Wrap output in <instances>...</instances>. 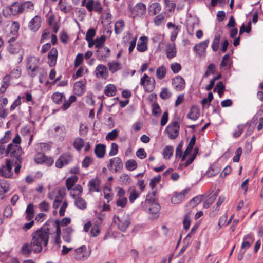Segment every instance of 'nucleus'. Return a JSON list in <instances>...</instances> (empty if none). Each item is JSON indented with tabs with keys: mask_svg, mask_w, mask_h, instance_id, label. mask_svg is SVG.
Returning a JSON list of instances; mask_svg holds the SVG:
<instances>
[{
	"mask_svg": "<svg viewBox=\"0 0 263 263\" xmlns=\"http://www.w3.org/2000/svg\"><path fill=\"white\" fill-rule=\"evenodd\" d=\"M50 220H48L43 227L33 232L31 234V239L30 243H24L21 250L23 254L29 255L32 252L41 253L43 248L46 247L48 244L49 238L52 241V236H54V230L49 227Z\"/></svg>",
	"mask_w": 263,
	"mask_h": 263,
	"instance_id": "1",
	"label": "nucleus"
},
{
	"mask_svg": "<svg viewBox=\"0 0 263 263\" xmlns=\"http://www.w3.org/2000/svg\"><path fill=\"white\" fill-rule=\"evenodd\" d=\"M49 220H50V222H49V227L50 226V224H52L56 229L55 231H54L55 233L54 236H52V241H53V244L60 246L61 243L60 239L61 234L60 227L66 226L69 224L71 221L70 218L69 217H65L61 220H59L58 219L55 220L51 219Z\"/></svg>",
	"mask_w": 263,
	"mask_h": 263,
	"instance_id": "2",
	"label": "nucleus"
},
{
	"mask_svg": "<svg viewBox=\"0 0 263 263\" xmlns=\"http://www.w3.org/2000/svg\"><path fill=\"white\" fill-rule=\"evenodd\" d=\"M6 156H9L11 158L15 159L16 163H21L22 158L21 155L23 150L20 145L9 143L7 145Z\"/></svg>",
	"mask_w": 263,
	"mask_h": 263,
	"instance_id": "3",
	"label": "nucleus"
},
{
	"mask_svg": "<svg viewBox=\"0 0 263 263\" xmlns=\"http://www.w3.org/2000/svg\"><path fill=\"white\" fill-rule=\"evenodd\" d=\"M117 217L118 219L117 225L119 230L125 232L129 227L131 223V217L128 214L124 213L122 215L114 216V219Z\"/></svg>",
	"mask_w": 263,
	"mask_h": 263,
	"instance_id": "4",
	"label": "nucleus"
},
{
	"mask_svg": "<svg viewBox=\"0 0 263 263\" xmlns=\"http://www.w3.org/2000/svg\"><path fill=\"white\" fill-rule=\"evenodd\" d=\"M13 164L14 162L11 159H7L5 164L0 168V176L6 178L12 177L13 174L12 170Z\"/></svg>",
	"mask_w": 263,
	"mask_h": 263,
	"instance_id": "5",
	"label": "nucleus"
},
{
	"mask_svg": "<svg viewBox=\"0 0 263 263\" xmlns=\"http://www.w3.org/2000/svg\"><path fill=\"white\" fill-rule=\"evenodd\" d=\"M146 5L142 3H139L130 9L132 16L133 18H143L146 13Z\"/></svg>",
	"mask_w": 263,
	"mask_h": 263,
	"instance_id": "6",
	"label": "nucleus"
},
{
	"mask_svg": "<svg viewBox=\"0 0 263 263\" xmlns=\"http://www.w3.org/2000/svg\"><path fill=\"white\" fill-rule=\"evenodd\" d=\"M90 255V251L87 249L85 245H82L74 250V257L77 260H85Z\"/></svg>",
	"mask_w": 263,
	"mask_h": 263,
	"instance_id": "7",
	"label": "nucleus"
},
{
	"mask_svg": "<svg viewBox=\"0 0 263 263\" xmlns=\"http://www.w3.org/2000/svg\"><path fill=\"white\" fill-rule=\"evenodd\" d=\"M140 84L144 87L146 91L152 92L155 88V80L154 78L149 77L144 74L141 78Z\"/></svg>",
	"mask_w": 263,
	"mask_h": 263,
	"instance_id": "8",
	"label": "nucleus"
},
{
	"mask_svg": "<svg viewBox=\"0 0 263 263\" xmlns=\"http://www.w3.org/2000/svg\"><path fill=\"white\" fill-rule=\"evenodd\" d=\"M39 60L34 57H31L28 59L27 68L28 74L31 77L36 76V71L38 69Z\"/></svg>",
	"mask_w": 263,
	"mask_h": 263,
	"instance_id": "9",
	"label": "nucleus"
},
{
	"mask_svg": "<svg viewBox=\"0 0 263 263\" xmlns=\"http://www.w3.org/2000/svg\"><path fill=\"white\" fill-rule=\"evenodd\" d=\"M180 126L177 121H173L166 127L165 130L171 139H174L179 135Z\"/></svg>",
	"mask_w": 263,
	"mask_h": 263,
	"instance_id": "10",
	"label": "nucleus"
},
{
	"mask_svg": "<svg viewBox=\"0 0 263 263\" xmlns=\"http://www.w3.org/2000/svg\"><path fill=\"white\" fill-rule=\"evenodd\" d=\"M48 145L45 143H41L37 144L36 146L35 149L37 152V154L34 157V161L37 164H42L45 161L46 156L45 154L41 152L40 151H43V149H45Z\"/></svg>",
	"mask_w": 263,
	"mask_h": 263,
	"instance_id": "11",
	"label": "nucleus"
},
{
	"mask_svg": "<svg viewBox=\"0 0 263 263\" xmlns=\"http://www.w3.org/2000/svg\"><path fill=\"white\" fill-rule=\"evenodd\" d=\"M114 167L115 172H120L122 171L123 164L122 160L119 157H114L109 160L107 167L109 170H112Z\"/></svg>",
	"mask_w": 263,
	"mask_h": 263,
	"instance_id": "12",
	"label": "nucleus"
},
{
	"mask_svg": "<svg viewBox=\"0 0 263 263\" xmlns=\"http://www.w3.org/2000/svg\"><path fill=\"white\" fill-rule=\"evenodd\" d=\"M172 85L176 91H181L185 87V82L181 76L177 75L172 79Z\"/></svg>",
	"mask_w": 263,
	"mask_h": 263,
	"instance_id": "13",
	"label": "nucleus"
},
{
	"mask_svg": "<svg viewBox=\"0 0 263 263\" xmlns=\"http://www.w3.org/2000/svg\"><path fill=\"white\" fill-rule=\"evenodd\" d=\"M72 160V157L70 154L65 153L60 156L55 162V166L61 168L64 165L68 164Z\"/></svg>",
	"mask_w": 263,
	"mask_h": 263,
	"instance_id": "14",
	"label": "nucleus"
},
{
	"mask_svg": "<svg viewBox=\"0 0 263 263\" xmlns=\"http://www.w3.org/2000/svg\"><path fill=\"white\" fill-rule=\"evenodd\" d=\"M189 190V189H185L180 193H174V195L171 198V202L173 204H179L181 203L184 199L185 196L187 194Z\"/></svg>",
	"mask_w": 263,
	"mask_h": 263,
	"instance_id": "15",
	"label": "nucleus"
},
{
	"mask_svg": "<svg viewBox=\"0 0 263 263\" xmlns=\"http://www.w3.org/2000/svg\"><path fill=\"white\" fill-rule=\"evenodd\" d=\"M209 42L210 40L207 39L203 42L197 44L193 47V50L196 51L197 54L201 57L205 52Z\"/></svg>",
	"mask_w": 263,
	"mask_h": 263,
	"instance_id": "16",
	"label": "nucleus"
},
{
	"mask_svg": "<svg viewBox=\"0 0 263 263\" xmlns=\"http://www.w3.org/2000/svg\"><path fill=\"white\" fill-rule=\"evenodd\" d=\"M95 74L98 78L106 79L108 76L107 68L103 64H99L96 68Z\"/></svg>",
	"mask_w": 263,
	"mask_h": 263,
	"instance_id": "17",
	"label": "nucleus"
},
{
	"mask_svg": "<svg viewBox=\"0 0 263 263\" xmlns=\"http://www.w3.org/2000/svg\"><path fill=\"white\" fill-rule=\"evenodd\" d=\"M41 17L39 15H36L29 22L28 24L29 28L33 31H36L41 27Z\"/></svg>",
	"mask_w": 263,
	"mask_h": 263,
	"instance_id": "18",
	"label": "nucleus"
},
{
	"mask_svg": "<svg viewBox=\"0 0 263 263\" xmlns=\"http://www.w3.org/2000/svg\"><path fill=\"white\" fill-rule=\"evenodd\" d=\"M58 57V50L55 48H52L48 54V64L50 67L54 66Z\"/></svg>",
	"mask_w": 263,
	"mask_h": 263,
	"instance_id": "19",
	"label": "nucleus"
},
{
	"mask_svg": "<svg viewBox=\"0 0 263 263\" xmlns=\"http://www.w3.org/2000/svg\"><path fill=\"white\" fill-rule=\"evenodd\" d=\"M85 84L82 81L76 82L73 86V91L75 95L81 96L85 92Z\"/></svg>",
	"mask_w": 263,
	"mask_h": 263,
	"instance_id": "20",
	"label": "nucleus"
},
{
	"mask_svg": "<svg viewBox=\"0 0 263 263\" xmlns=\"http://www.w3.org/2000/svg\"><path fill=\"white\" fill-rule=\"evenodd\" d=\"M70 195L73 198H75L74 205L79 209L84 210L87 207V203L85 200L79 196L76 197V195L71 192Z\"/></svg>",
	"mask_w": 263,
	"mask_h": 263,
	"instance_id": "21",
	"label": "nucleus"
},
{
	"mask_svg": "<svg viewBox=\"0 0 263 263\" xmlns=\"http://www.w3.org/2000/svg\"><path fill=\"white\" fill-rule=\"evenodd\" d=\"M9 10L13 15L24 13L21 3L17 2H15L10 5Z\"/></svg>",
	"mask_w": 263,
	"mask_h": 263,
	"instance_id": "22",
	"label": "nucleus"
},
{
	"mask_svg": "<svg viewBox=\"0 0 263 263\" xmlns=\"http://www.w3.org/2000/svg\"><path fill=\"white\" fill-rule=\"evenodd\" d=\"M148 40L147 37L145 36H141L139 39L137 46V49L139 52H144L147 49V42Z\"/></svg>",
	"mask_w": 263,
	"mask_h": 263,
	"instance_id": "23",
	"label": "nucleus"
},
{
	"mask_svg": "<svg viewBox=\"0 0 263 263\" xmlns=\"http://www.w3.org/2000/svg\"><path fill=\"white\" fill-rule=\"evenodd\" d=\"M200 116L199 108L196 106H192L187 117L189 119L195 121L198 119Z\"/></svg>",
	"mask_w": 263,
	"mask_h": 263,
	"instance_id": "24",
	"label": "nucleus"
},
{
	"mask_svg": "<svg viewBox=\"0 0 263 263\" xmlns=\"http://www.w3.org/2000/svg\"><path fill=\"white\" fill-rule=\"evenodd\" d=\"M73 229L70 227H67L63 230L62 238L66 242H70L71 240V236Z\"/></svg>",
	"mask_w": 263,
	"mask_h": 263,
	"instance_id": "25",
	"label": "nucleus"
},
{
	"mask_svg": "<svg viewBox=\"0 0 263 263\" xmlns=\"http://www.w3.org/2000/svg\"><path fill=\"white\" fill-rule=\"evenodd\" d=\"M160 209V207L159 204L155 202H153L152 203L151 206L148 209V212L152 214V218H155L158 216Z\"/></svg>",
	"mask_w": 263,
	"mask_h": 263,
	"instance_id": "26",
	"label": "nucleus"
},
{
	"mask_svg": "<svg viewBox=\"0 0 263 263\" xmlns=\"http://www.w3.org/2000/svg\"><path fill=\"white\" fill-rule=\"evenodd\" d=\"M166 54L167 58L171 59L176 55V49L175 44H168L166 46Z\"/></svg>",
	"mask_w": 263,
	"mask_h": 263,
	"instance_id": "27",
	"label": "nucleus"
},
{
	"mask_svg": "<svg viewBox=\"0 0 263 263\" xmlns=\"http://www.w3.org/2000/svg\"><path fill=\"white\" fill-rule=\"evenodd\" d=\"M161 9V5L158 3H153L148 7V13L151 15H155L158 13Z\"/></svg>",
	"mask_w": 263,
	"mask_h": 263,
	"instance_id": "28",
	"label": "nucleus"
},
{
	"mask_svg": "<svg viewBox=\"0 0 263 263\" xmlns=\"http://www.w3.org/2000/svg\"><path fill=\"white\" fill-rule=\"evenodd\" d=\"M104 93L108 97L115 96L117 93L116 87L113 84H108L105 86Z\"/></svg>",
	"mask_w": 263,
	"mask_h": 263,
	"instance_id": "29",
	"label": "nucleus"
},
{
	"mask_svg": "<svg viewBox=\"0 0 263 263\" xmlns=\"http://www.w3.org/2000/svg\"><path fill=\"white\" fill-rule=\"evenodd\" d=\"M54 133L55 136L62 140L65 135V128L64 126L62 125L57 126L54 129Z\"/></svg>",
	"mask_w": 263,
	"mask_h": 263,
	"instance_id": "30",
	"label": "nucleus"
},
{
	"mask_svg": "<svg viewBox=\"0 0 263 263\" xmlns=\"http://www.w3.org/2000/svg\"><path fill=\"white\" fill-rule=\"evenodd\" d=\"M105 153V146L104 144H98L96 145L95 153L98 158H103Z\"/></svg>",
	"mask_w": 263,
	"mask_h": 263,
	"instance_id": "31",
	"label": "nucleus"
},
{
	"mask_svg": "<svg viewBox=\"0 0 263 263\" xmlns=\"http://www.w3.org/2000/svg\"><path fill=\"white\" fill-rule=\"evenodd\" d=\"M21 47L19 43L9 44L7 47L8 52L12 54H17L20 53Z\"/></svg>",
	"mask_w": 263,
	"mask_h": 263,
	"instance_id": "32",
	"label": "nucleus"
},
{
	"mask_svg": "<svg viewBox=\"0 0 263 263\" xmlns=\"http://www.w3.org/2000/svg\"><path fill=\"white\" fill-rule=\"evenodd\" d=\"M51 98L54 103L60 104L65 100V95L63 93L56 92L52 95Z\"/></svg>",
	"mask_w": 263,
	"mask_h": 263,
	"instance_id": "33",
	"label": "nucleus"
},
{
	"mask_svg": "<svg viewBox=\"0 0 263 263\" xmlns=\"http://www.w3.org/2000/svg\"><path fill=\"white\" fill-rule=\"evenodd\" d=\"M107 66L111 73H115L122 68L121 64L116 62H109Z\"/></svg>",
	"mask_w": 263,
	"mask_h": 263,
	"instance_id": "34",
	"label": "nucleus"
},
{
	"mask_svg": "<svg viewBox=\"0 0 263 263\" xmlns=\"http://www.w3.org/2000/svg\"><path fill=\"white\" fill-rule=\"evenodd\" d=\"M10 76L6 75L4 77L2 81V84L0 88V93H4L10 85Z\"/></svg>",
	"mask_w": 263,
	"mask_h": 263,
	"instance_id": "35",
	"label": "nucleus"
},
{
	"mask_svg": "<svg viewBox=\"0 0 263 263\" xmlns=\"http://www.w3.org/2000/svg\"><path fill=\"white\" fill-rule=\"evenodd\" d=\"M73 146L76 150L79 151L81 150L84 146V140L80 137L76 138L74 140Z\"/></svg>",
	"mask_w": 263,
	"mask_h": 263,
	"instance_id": "36",
	"label": "nucleus"
},
{
	"mask_svg": "<svg viewBox=\"0 0 263 263\" xmlns=\"http://www.w3.org/2000/svg\"><path fill=\"white\" fill-rule=\"evenodd\" d=\"M26 217L28 220H30L34 216V205L32 203H29L26 209Z\"/></svg>",
	"mask_w": 263,
	"mask_h": 263,
	"instance_id": "37",
	"label": "nucleus"
},
{
	"mask_svg": "<svg viewBox=\"0 0 263 263\" xmlns=\"http://www.w3.org/2000/svg\"><path fill=\"white\" fill-rule=\"evenodd\" d=\"M125 26L124 22L122 20L117 21L115 24V32L117 34L121 33Z\"/></svg>",
	"mask_w": 263,
	"mask_h": 263,
	"instance_id": "38",
	"label": "nucleus"
},
{
	"mask_svg": "<svg viewBox=\"0 0 263 263\" xmlns=\"http://www.w3.org/2000/svg\"><path fill=\"white\" fill-rule=\"evenodd\" d=\"M9 186L7 181L5 179L0 180V195H3L9 191Z\"/></svg>",
	"mask_w": 263,
	"mask_h": 263,
	"instance_id": "39",
	"label": "nucleus"
},
{
	"mask_svg": "<svg viewBox=\"0 0 263 263\" xmlns=\"http://www.w3.org/2000/svg\"><path fill=\"white\" fill-rule=\"evenodd\" d=\"M92 2L91 7L93 8L92 11H95L97 12L98 14H100L102 13L103 10V8L101 6V3L99 1H91Z\"/></svg>",
	"mask_w": 263,
	"mask_h": 263,
	"instance_id": "40",
	"label": "nucleus"
},
{
	"mask_svg": "<svg viewBox=\"0 0 263 263\" xmlns=\"http://www.w3.org/2000/svg\"><path fill=\"white\" fill-rule=\"evenodd\" d=\"M76 100V97L74 95H71L69 98V99L67 101H66L65 100H64V102L63 104V105L61 106V109L65 110L67 109L71 105V104L75 102Z\"/></svg>",
	"mask_w": 263,
	"mask_h": 263,
	"instance_id": "41",
	"label": "nucleus"
},
{
	"mask_svg": "<svg viewBox=\"0 0 263 263\" xmlns=\"http://www.w3.org/2000/svg\"><path fill=\"white\" fill-rule=\"evenodd\" d=\"M78 177L76 176H72L68 178L66 180V185L68 190L72 189L74 183L78 181Z\"/></svg>",
	"mask_w": 263,
	"mask_h": 263,
	"instance_id": "42",
	"label": "nucleus"
},
{
	"mask_svg": "<svg viewBox=\"0 0 263 263\" xmlns=\"http://www.w3.org/2000/svg\"><path fill=\"white\" fill-rule=\"evenodd\" d=\"M21 4L24 12L26 11H29L33 10L34 5L31 1H25Z\"/></svg>",
	"mask_w": 263,
	"mask_h": 263,
	"instance_id": "43",
	"label": "nucleus"
},
{
	"mask_svg": "<svg viewBox=\"0 0 263 263\" xmlns=\"http://www.w3.org/2000/svg\"><path fill=\"white\" fill-rule=\"evenodd\" d=\"M166 70L164 66L158 67L156 70V75L157 78L161 80L164 78L166 75Z\"/></svg>",
	"mask_w": 263,
	"mask_h": 263,
	"instance_id": "44",
	"label": "nucleus"
},
{
	"mask_svg": "<svg viewBox=\"0 0 263 263\" xmlns=\"http://www.w3.org/2000/svg\"><path fill=\"white\" fill-rule=\"evenodd\" d=\"M225 89V86L222 82H219L216 85L214 89V91L216 90L220 97H222L224 90Z\"/></svg>",
	"mask_w": 263,
	"mask_h": 263,
	"instance_id": "45",
	"label": "nucleus"
},
{
	"mask_svg": "<svg viewBox=\"0 0 263 263\" xmlns=\"http://www.w3.org/2000/svg\"><path fill=\"white\" fill-rule=\"evenodd\" d=\"M173 147L171 146H167L164 149L163 152V157L165 159H170V157L173 154Z\"/></svg>",
	"mask_w": 263,
	"mask_h": 263,
	"instance_id": "46",
	"label": "nucleus"
},
{
	"mask_svg": "<svg viewBox=\"0 0 263 263\" xmlns=\"http://www.w3.org/2000/svg\"><path fill=\"white\" fill-rule=\"evenodd\" d=\"M125 167L129 171H133L137 168V164L135 160L130 159L126 161Z\"/></svg>",
	"mask_w": 263,
	"mask_h": 263,
	"instance_id": "47",
	"label": "nucleus"
},
{
	"mask_svg": "<svg viewBox=\"0 0 263 263\" xmlns=\"http://www.w3.org/2000/svg\"><path fill=\"white\" fill-rule=\"evenodd\" d=\"M90 191L99 192L100 191L98 182L95 180H91L88 183Z\"/></svg>",
	"mask_w": 263,
	"mask_h": 263,
	"instance_id": "48",
	"label": "nucleus"
},
{
	"mask_svg": "<svg viewBox=\"0 0 263 263\" xmlns=\"http://www.w3.org/2000/svg\"><path fill=\"white\" fill-rule=\"evenodd\" d=\"M171 95L172 93L167 88H163L160 93V97L163 100L170 98Z\"/></svg>",
	"mask_w": 263,
	"mask_h": 263,
	"instance_id": "49",
	"label": "nucleus"
},
{
	"mask_svg": "<svg viewBox=\"0 0 263 263\" xmlns=\"http://www.w3.org/2000/svg\"><path fill=\"white\" fill-rule=\"evenodd\" d=\"M129 191H130V193L129 197V199L130 202L133 203L135 200L139 197V193L135 189L130 188Z\"/></svg>",
	"mask_w": 263,
	"mask_h": 263,
	"instance_id": "50",
	"label": "nucleus"
},
{
	"mask_svg": "<svg viewBox=\"0 0 263 263\" xmlns=\"http://www.w3.org/2000/svg\"><path fill=\"white\" fill-rule=\"evenodd\" d=\"M118 132L117 129H115L109 132L106 136L107 140H114L118 136Z\"/></svg>",
	"mask_w": 263,
	"mask_h": 263,
	"instance_id": "51",
	"label": "nucleus"
},
{
	"mask_svg": "<svg viewBox=\"0 0 263 263\" xmlns=\"http://www.w3.org/2000/svg\"><path fill=\"white\" fill-rule=\"evenodd\" d=\"M106 36L105 35H102L100 37H97L95 40L96 43V47L98 49H100L102 45L104 44L106 40Z\"/></svg>",
	"mask_w": 263,
	"mask_h": 263,
	"instance_id": "52",
	"label": "nucleus"
},
{
	"mask_svg": "<svg viewBox=\"0 0 263 263\" xmlns=\"http://www.w3.org/2000/svg\"><path fill=\"white\" fill-rule=\"evenodd\" d=\"M220 40V36L219 35L215 36L212 44V48L214 51H216L218 49Z\"/></svg>",
	"mask_w": 263,
	"mask_h": 263,
	"instance_id": "53",
	"label": "nucleus"
},
{
	"mask_svg": "<svg viewBox=\"0 0 263 263\" xmlns=\"http://www.w3.org/2000/svg\"><path fill=\"white\" fill-rule=\"evenodd\" d=\"M216 195H212L208 199H207L203 203V207L204 208H208L216 200Z\"/></svg>",
	"mask_w": 263,
	"mask_h": 263,
	"instance_id": "54",
	"label": "nucleus"
},
{
	"mask_svg": "<svg viewBox=\"0 0 263 263\" xmlns=\"http://www.w3.org/2000/svg\"><path fill=\"white\" fill-rule=\"evenodd\" d=\"M21 74V69L20 67L17 66L13 69L9 75L11 78H18L20 77Z\"/></svg>",
	"mask_w": 263,
	"mask_h": 263,
	"instance_id": "55",
	"label": "nucleus"
},
{
	"mask_svg": "<svg viewBox=\"0 0 263 263\" xmlns=\"http://www.w3.org/2000/svg\"><path fill=\"white\" fill-rule=\"evenodd\" d=\"M11 137V133L10 131H6L5 134V136L0 139V142H2L3 144L5 145L10 140Z\"/></svg>",
	"mask_w": 263,
	"mask_h": 263,
	"instance_id": "56",
	"label": "nucleus"
},
{
	"mask_svg": "<svg viewBox=\"0 0 263 263\" xmlns=\"http://www.w3.org/2000/svg\"><path fill=\"white\" fill-rule=\"evenodd\" d=\"M215 69V66L214 64L211 63L208 66L206 71L204 74L203 77L206 78L208 77L210 74H213L214 70Z\"/></svg>",
	"mask_w": 263,
	"mask_h": 263,
	"instance_id": "57",
	"label": "nucleus"
},
{
	"mask_svg": "<svg viewBox=\"0 0 263 263\" xmlns=\"http://www.w3.org/2000/svg\"><path fill=\"white\" fill-rule=\"evenodd\" d=\"M127 202L128 200L127 198H118L116 200V205L119 207L124 208L126 206Z\"/></svg>",
	"mask_w": 263,
	"mask_h": 263,
	"instance_id": "58",
	"label": "nucleus"
},
{
	"mask_svg": "<svg viewBox=\"0 0 263 263\" xmlns=\"http://www.w3.org/2000/svg\"><path fill=\"white\" fill-rule=\"evenodd\" d=\"M171 69L174 73H178L181 69V66L177 62L171 64Z\"/></svg>",
	"mask_w": 263,
	"mask_h": 263,
	"instance_id": "59",
	"label": "nucleus"
},
{
	"mask_svg": "<svg viewBox=\"0 0 263 263\" xmlns=\"http://www.w3.org/2000/svg\"><path fill=\"white\" fill-rule=\"evenodd\" d=\"M19 23L17 22H13L10 27L11 33L14 35L16 34L19 30Z\"/></svg>",
	"mask_w": 263,
	"mask_h": 263,
	"instance_id": "60",
	"label": "nucleus"
},
{
	"mask_svg": "<svg viewBox=\"0 0 263 263\" xmlns=\"http://www.w3.org/2000/svg\"><path fill=\"white\" fill-rule=\"evenodd\" d=\"M120 181L122 183L128 185L131 181V178L128 175L123 174L120 176Z\"/></svg>",
	"mask_w": 263,
	"mask_h": 263,
	"instance_id": "61",
	"label": "nucleus"
},
{
	"mask_svg": "<svg viewBox=\"0 0 263 263\" xmlns=\"http://www.w3.org/2000/svg\"><path fill=\"white\" fill-rule=\"evenodd\" d=\"M96 31L94 29H89L86 32L85 39L87 41L91 40L92 38L95 36Z\"/></svg>",
	"mask_w": 263,
	"mask_h": 263,
	"instance_id": "62",
	"label": "nucleus"
},
{
	"mask_svg": "<svg viewBox=\"0 0 263 263\" xmlns=\"http://www.w3.org/2000/svg\"><path fill=\"white\" fill-rule=\"evenodd\" d=\"M180 27L178 25H177V26L173 28V30L171 34V40L172 41H173L176 39L179 32L180 31Z\"/></svg>",
	"mask_w": 263,
	"mask_h": 263,
	"instance_id": "63",
	"label": "nucleus"
},
{
	"mask_svg": "<svg viewBox=\"0 0 263 263\" xmlns=\"http://www.w3.org/2000/svg\"><path fill=\"white\" fill-rule=\"evenodd\" d=\"M118 152V146L116 143H112L111 144V149L109 152V156H112L116 155Z\"/></svg>",
	"mask_w": 263,
	"mask_h": 263,
	"instance_id": "64",
	"label": "nucleus"
}]
</instances>
